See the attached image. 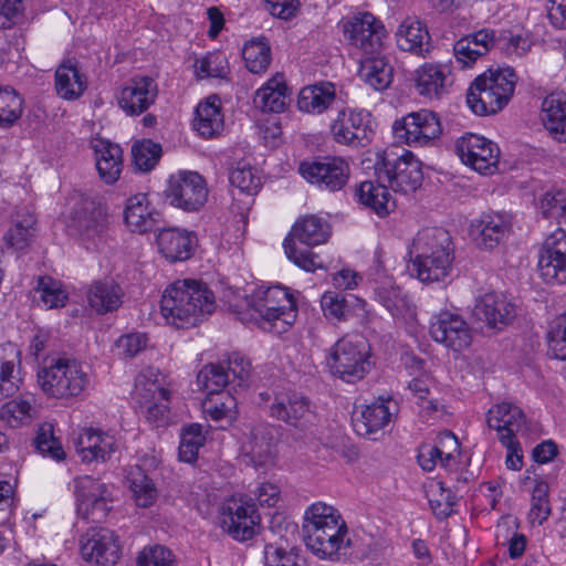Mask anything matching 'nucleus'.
Masks as SVG:
<instances>
[{
	"label": "nucleus",
	"mask_w": 566,
	"mask_h": 566,
	"mask_svg": "<svg viewBox=\"0 0 566 566\" xmlns=\"http://www.w3.org/2000/svg\"><path fill=\"white\" fill-rule=\"evenodd\" d=\"M329 224L316 216H307L293 226L290 237L284 240L285 254L298 268L313 272L322 268L311 247L323 244L329 237Z\"/></svg>",
	"instance_id": "obj_6"
},
{
	"label": "nucleus",
	"mask_w": 566,
	"mask_h": 566,
	"mask_svg": "<svg viewBox=\"0 0 566 566\" xmlns=\"http://www.w3.org/2000/svg\"><path fill=\"white\" fill-rule=\"evenodd\" d=\"M124 292L113 280L94 282L87 291L90 306L98 314L116 311L123 303Z\"/></svg>",
	"instance_id": "obj_38"
},
{
	"label": "nucleus",
	"mask_w": 566,
	"mask_h": 566,
	"mask_svg": "<svg viewBox=\"0 0 566 566\" xmlns=\"http://www.w3.org/2000/svg\"><path fill=\"white\" fill-rule=\"evenodd\" d=\"M302 534L313 554L322 559H333L344 545L347 526L336 509L318 502L306 510Z\"/></svg>",
	"instance_id": "obj_3"
},
{
	"label": "nucleus",
	"mask_w": 566,
	"mask_h": 566,
	"mask_svg": "<svg viewBox=\"0 0 566 566\" xmlns=\"http://www.w3.org/2000/svg\"><path fill=\"white\" fill-rule=\"evenodd\" d=\"M128 481L137 505L140 507L153 505L157 497V491L153 481L140 468L137 467L129 472Z\"/></svg>",
	"instance_id": "obj_47"
},
{
	"label": "nucleus",
	"mask_w": 566,
	"mask_h": 566,
	"mask_svg": "<svg viewBox=\"0 0 566 566\" xmlns=\"http://www.w3.org/2000/svg\"><path fill=\"white\" fill-rule=\"evenodd\" d=\"M538 208L546 218L558 222L566 220V192L562 189L551 188L539 199Z\"/></svg>",
	"instance_id": "obj_57"
},
{
	"label": "nucleus",
	"mask_w": 566,
	"mask_h": 566,
	"mask_svg": "<svg viewBox=\"0 0 566 566\" xmlns=\"http://www.w3.org/2000/svg\"><path fill=\"white\" fill-rule=\"evenodd\" d=\"M375 175L395 192L402 193L416 191L423 178L420 163L410 151L398 147L377 153Z\"/></svg>",
	"instance_id": "obj_7"
},
{
	"label": "nucleus",
	"mask_w": 566,
	"mask_h": 566,
	"mask_svg": "<svg viewBox=\"0 0 566 566\" xmlns=\"http://www.w3.org/2000/svg\"><path fill=\"white\" fill-rule=\"evenodd\" d=\"M430 507L439 520H444L452 513V506L455 504V496L451 490L446 489L441 482H438L430 490Z\"/></svg>",
	"instance_id": "obj_61"
},
{
	"label": "nucleus",
	"mask_w": 566,
	"mask_h": 566,
	"mask_svg": "<svg viewBox=\"0 0 566 566\" xmlns=\"http://www.w3.org/2000/svg\"><path fill=\"white\" fill-rule=\"evenodd\" d=\"M198 382L209 395H217L223 392L231 380L224 364L220 363L206 365L198 374Z\"/></svg>",
	"instance_id": "obj_49"
},
{
	"label": "nucleus",
	"mask_w": 566,
	"mask_h": 566,
	"mask_svg": "<svg viewBox=\"0 0 566 566\" xmlns=\"http://www.w3.org/2000/svg\"><path fill=\"white\" fill-rule=\"evenodd\" d=\"M429 332L433 340L454 352L467 348L472 340L468 323L459 314L448 311L432 318Z\"/></svg>",
	"instance_id": "obj_19"
},
{
	"label": "nucleus",
	"mask_w": 566,
	"mask_h": 566,
	"mask_svg": "<svg viewBox=\"0 0 566 566\" xmlns=\"http://www.w3.org/2000/svg\"><path fill=\"white\" fill-rule=\"evenodd\" d=\"M249 305L259 326L270 333H285L296 319V302L281 285L259 286L251 294Z\"/></svg>",
	"instance_id": "obj_4"
},
{
	"label": "nucleus",
	"mask_w": 566,
	"mask_h": 566,
	"mask_svg": "<svg viewBox=\"0 0 566 566\" xmlns=\"http://www.w3.org/2000/svg\"><path fill=\"white\" fill-rule=\"evenodd\" d=\"M22 113V98L10 87H0V126L12 125Z\"/></svg>",
	"instance_id": "obj_59"
},
{
	"label": "nucleus",
	"mask_w": 566,
	"mask_h": 566,
	"mask_svg": "<svg viewBox=\"0 0 566 566\" xmlns=\"http://www.w3.org/2000/svg\"><path fill=\"white\" fill-rule=\"evenodd\" d=\"M298 171L310 184L328 191L340 190L347 184L350 174L348 164L340 157L303 161Z\"/></svg>",
	"instance_id": "obj_14"
},
{
	"label": "nucleus",
	"mask_w": 566,
	"mask_h": 566,
	"mask_svg": "<svg viewBox=\"0 0 566 566\" xmlns=\"http://www.w3.org/2000/svg\"><path fill=\"white\" fill-rule=\"evenodd\" d=\"M214 308L213 292L205 282L193 279L171 283L164 291L160 301L163 317L176 328L196 326Z\"/></svg>",
	"instance_id": "obj_1"
},
{
	"label": "nucleus",
	"mask_w": 566,
	"mask_h": 566,
	"mask_svg": "<svg viewBox=\"0 0 566 566\" xmlns=\"http://www.w3.org/2000/svg\"><path fill=\"white\" fill-rule=\"evenodd\" d=\"M269 410L272 418L302 430L316 419L311 401L296 392L275 395Z\"/></svg>",
	"instance_id": "obj_21"
},
{
	"label": "nucleus",
	"mask_w": 566,
	"mask_h": 566,
	"mask_svg": "<svg viewBox=\"0 0 566 566\" xmlns=\"http://www.w3.org/2000/svg\"><path fill=\"white\" fill-rule=\"evenodd\" d=\"M196 73L200 78H226L229 74L227 56L221 52H210L195 63Z\"/></svg>",
	"instance_id": "obj_54"
},
{
	"label": "nucleus",
	"mask_w": 566,
	"mask_h": 566,
	"mask_svg": "<svg viewBox=\"0 0 566 566\" xmlns=\"http://www.w3.org/2000/svg\"><path fill=\"white\" fill-rule=\"evenodd\" d=\"M193 119V128L206 138L218 135L223 129V116L220 108V99L209 96L198 104Z\"/></svg>",
	"instance_id": "obj_40"
},
{
	"label": "nucleus",
	"mask_w": 566,
	"mask_h": 566,
	"mask_svg": "<svg viewBox=\"0 0 566 566\" xmlns=\"http://www.w3.org/2000/svg\"><path fill=\"white\" fill-rule=\"evenodd\" d=\"M541 119L549 135L557 142H566V95L546 96L542 103Z\"/></svg>",
	"instance_id": "obj_35"
},
{
	"label": "nucleus",
	"mask_w": 566,
	"mask_h": 566,
	"mask_svg": "<svg viewBox=\"0 0 566 566\" xmlns=\"http://www.w3.org/2000/svg\"><path fill=\"white\" fill-rule=\"evenodd\" d=\"M548 346L555 358L566 360V313L548 331Z\"/></svg>",
	"instance_id": "obj_63"
},
{
	"label": "nucleus",
	"mask_w": 566,
	"mask_h": 566,
	"mask_svg": "<svg viewBox=\"0 0 566 566\" xmlns=\"http://www.w3.org/2000/svg\"><path fill=\"white\" fill-rule=\"evenodd\" d=\"M160 155V145L151 140L136 142L132 147L133 163L140 171L151 170Z\"/></svg>",
	"instance_id": "obj_58"
},
{
	"label": "nucleus",
	"mask_w": 566,
	"mask_h": 566,
	"mask_svg": "<svg viewBox=\"0 0 566 566\" xmlns=\"http://www.w3.org/2000/svg\"><path fill=\"white\" fill-rule=\"evenodd\" d=\"M20 350L11 343L0 347V400L13 396L22 384Z\"/></svg>",
	"instance_id": "obj_33"
},
{
	"label": "nucleus",
	"mask_w": 566,
	"mask_h": 566,
	"mask_svg": "<svg viewBox=\"0 0 566 566\" xmlns=\"http://www.w3.org/2000/svg\"><path fill=\"white\" fill-rule=\"evenodd\" d=\"M157 84L149 76H136L130 80L118 96V105L127 115H139L155 102Z\"/></svg>",
	"instance_id": "obj_27"
},
{
	"label": "nucleus",
	"mask_w": 566,
	"mask_h": 566,
	"mask_svg": "<svg viewBox=\"0 0 566 566\" xmlns=\"http://www.w3.org/2000/svg\"><path fill=\"white\" fill-rule=\"evenodd\" d=\"M460 444L451 431L441 432L434 443H422L418 451V462L424 471H432L438 464L451 470L457 465Z\"/></svg>",
	"instance_id": "obj_25"
},
{
	"label": "nucleus",
	"mask_w": 566,
	"mask_h": 566,
	"mask_svg": "<svg viewBox=\"0 0 566 566\" xmlns=\"http://www.w3.org/2000/svg\"><path fill=\"white\" fill-rule=\"evenodd\" d=\"M96 169L105 184H114L122 172L123 150L117 144L109 140L96 139L93 142Z\"/></svg>",
	"instance_id": "obj_34"
},
{
	"label": "nucleus",
	"mask_w": 566,
	"mask_h": 566,
	"mask_svg": "<svg viewBox=\"0 0 566 566\" xmlns=\"http://www.w3.org/2000/svg\"><path fill=\"white\" fill-rule=\"evenodd\" d=\"M286 91L281 80L272 78L256 92L255 103L263 112L279 113L284 109Z\"/></svg>",
	"instance_id": "obj_45"
},
{
	"label": "nucleus",
	"mask_w": 566,
	"mask_h": 566,
	"mask_svg": "<svg viewBox=\"0 0 566 566\" xmlns=\"http://www.w3.org/2000/svg\"><path fill=\"white\" fill-rule=\"evenodd\" d=\"M515 315V305L504 295L494 292L479 297L473 308V316L478 321L499 329L510 324Z\"/></svg>",
	"instance_id": "obj_28"
},
{
	"label": "nucleus",
	"mask_w": 566,
	"mask_h": 566,
	"mask_svg": "<svg viewBox=\"0 0 566 566\" xmlns=\"http://www.w3.org/2000/svg\"><path fill=\"white\" fill-rule=\"evenodd\" d=\"M454 248L448 230L439 227L424 228L415 237L410 256L412 271L422 282L443 280L451 270Z\"/></svg>",
	"instance_id": "obj_2"
},
{
	"label": "nucleus",
	"mask_w": 566,
	"mask_h": 566,
	"mask_svg": "<svg viewBox=\"0 0 566 566\" xmlns=\"http://www.w3.org/2000/svg\"><path fill=\"white\" fill-rule=\"evenodd\" d=\"M35 224L36 219L32 212L17 211L12 219V227L4 235L7 244L17 251L25 249L35 235Z\"/></svg>",
	"instance_id": "obj_43"
},
{
	"label": "nucleus",
	"mask_w": 566,
	"mask_h": 566,
	"mask_svg": "<svg viewBox=\"0 0 566 566\" xmlns=\"http://www.w3.org/2000/svg\"><path fill=\"white\" fill-rule=\"evenodd\" d=\"M206 437L200 424H190L181 433L179 446V458L185 462H192L197 459L199 449L205 444Z\"/></svg>",
	"instance_id": "obj_56"
},
{
	"label": "nucleus",
	"mask_w": 566,
	"mask_h": 566,
	"mask_svg": "<svg viewBox=\"0 0 566 566\" xmlns=\"http://www.w3.org/2000/svg\"><path fill=\"white\" fill-rule=\"evenodd\" d=\"M107 224L106 208L93 198L81 196L72 210L70 228L82 238L94 240L104 233Z\"/></svg>",
	"instance_id": "obj_18"
},
{
	"label": "nucleus",
	"mask_w": 566,
	"mask_h": 566,
	"mask_svg": "<svg viewBox=\"0 0 566 566\" xmlns=\"http://www.w3.org/2000/svg\"><path fill=\"white\" fill-rule=\"evenodd\" d=\"M158 216V213L149 209L145 193H137L130 197L124 211L126 224L133 232L138 233L156 230Z\"/></svg>",
	"instance_id": "obj_39"
},
{
	"label": "nucleus",
	"mask_w": 566,
	"mask_h": 566,
	"mask_svg": "<svg viewBox=\"0 0 566 566\" xmlns=\"http://www.w3.org/2000/svg\"><path fill=\"white\" fill-rule=\"evenodd\" d=\"M359 77L376 91L389 86L392 80V67L384 57L371 56L360 62Z\"/></svg>",
	"instance_id": "obj_44"
},
{
	"label": "nucleus",
	"mask_w": 566,
	"mask_h": 566,
	"mask_svg": "<svg viewBox=\"0 0 566 566\" xmlns=\"http://www.w3.org/2000/svg\"><path fill=\"white\" fill-rule=\"evenodd\" d=\"M84 559L101 566L115 565L120 557V547L113 531L93 528L81 538Z\"/></svg>",
	"instance_id": "obj_24"
},
{
	"label": "nucleus",
	"mask_w": 566,
	"mask_h": 566,
	"mask_svg": "<svg viewBox=\"0 0 566 566\" xmlns=\"http://www.w3.org/2000/svg\"><path fill=\"white\" fill-rule=\"evenodd\" d=\"M486 421L489 428L497 432L500 441L512 449L516 434L524 428L525 416L517 406L501 402L489 410Z\"/></svg>",
	"instance_id": "obj_26"
},
{
	"label": "nucleus",
	"mask_w": 566,
	"mask_h": 566,
	"mask_svg": "<svg viewBox=\"0 0 566 566\" xmlns=\"http://www.w3.org/2000/svg\"><path fill=\"white\" fill-rule=\"evenodd\" d=\"M370 345L359 334L338 339L329 350L327 364L331 371L347 382L363 379L370 370Z\"/></svg>",
	"instance_id": "obj_8"
},
{
	"label": "nucleus",
	"mask_w": 566,
	"mask_h": 566,
	"mask_svg": "<svg viewBox=\"0 0 566 566\" xmlns=\"http://www.w3.org/2000/svg\"><path fill=\"white\" fill-rule=\"evenodd\" d=\"M106 493L107 486L90 475L75 479V495L77 504L90 502L94 497H98Z\"/></svg>",
	"instance_id": "obj_64"
},
{
	"label": "nucleus",
	"mask_w": 566,
	"mask_h": 566,
	"mask_svg": "<svg viewBox=\"0 0 566 566\" xmlns=\"http://www.w3.org/2000/svg\"><path fill=\"white\" fill-rule=\"evenodd\" d=\"M449 84V76L440 65L424 64L416 72V87L420 95L440 98Z\"/></svg>",
	"instance_id": "obj_42"
},
{
	"label": "nucleus",
	"mask_w": 566,
	"mask_h": 566,
	"mask_svg": "<svg viewBox=\"0 0 566 566\" xmlns=\"http://www.w3.org/2000/svg\"><path fill=\"white\" fill-rule=\"evenodd\" d=\"M353 301H358V298H353L349 301L340 294L326 292L323 294L321 300V306L324 316L332 322H340L347 319L352 312Z\"/></svg>",
	"instance_id": "obj_55"
},
{
	"label": "nucleus",
	"mask_w": 566,
	"mask_h": 566,
	"mask_svg": "<svg viewBox=\"0 0 566 566\" xmlns=\"http://www.w3.org/2000/svg\"><path fill=\"white\" fill-rule=\"evenodd\" d=\"M457 153L467 166L480 174H493L497 167L500 149L492 140L475 134H465L457 140Z\"/></svg>",
	"instance_id": "obj_15"
},
{
	"label": "nucleus",
	"mask_w": 566,
	"mask_h": 566,
	"mask_svg": "<svg viewBox=\"0 0 566 566\" xmlns=\"http://www.w3.org/2000/svg\"><path fill=\"white\" fill-rule=\"evenodd\" d=\"M237 399L229 392L211 395L203 403V410L213 420L234 419L237 415Z\"/></svg>",
	"instance_id": "obj_53"
},
{
	"label": "nucleus",
	"mask_w": 566,
	"mask_h": 566,
	"mask_svg": "<svg viewBox=\"0 0 566 566\" xmlns=\"http://www.w3.org/2000/svg\"><path fill=\"white\" fill-rule=\"evenodd\" d=\"M242 56L248 70L258 74L270 65L271 50L266 42L250 41L243 46Z\"/></svg>",
	"instance_id": "obj_50"
},
{
	"label": "nucleus",
	"mask_w": 566,
	"mask_h": 566,
	"mask_svg": "<svg viewBox=\"0 0 566 566\" xmlns=\"http://www.w3.org/2000/svg\"><path fill=\"white\" fill-rule=\"evenodd\" d=\"M538 271L547 283L566 282V232L556 230L549 235L539 252Z\"/></svg>",
	"instance_id": "obj_20"
},
{
	"label": "nucleus",
	"mask_w": 566,
	"mask_h": 566,
	"mask_svg": "<svg viewBox=\"0 0 566 566\" xmlns=\"http://www.w3.org/2000/svg\"><path fill=\"white\" fill-rule=\"evenodd\" d=\"M159 252L170 262L188 260L193 251L196 237L176 228L163 229L156 237Z\"/></svg>",
	"instance_id": "obj_30"
},
{
	"label": "nucleus",
	"mask_w": 566,
	"mask_h": 566,
	"mask_svg": "<svg viewBox=\"0 0 566 566\" xmlns=\"http://www.w3.org/2000/svg\"><path fill=\"white\" fill-rule=\"evenodd\" d=\"M76 451L83 461H102L111 459L117 450L114 436L94 428H85L75 442Z\"/></svg>",
	"instance_id": "obj_29"
},
{
	"label": "nucleus",
	"mask_w": 566,
	"mask_h": 566,
	"mask_svg": "<svg viewBox=\"0 0 566 566\" xmlns=\"http://www.w3.org/2000/svg\"><path fill=\"white\" fill-rule=\"evenodd\" d=\"M398 410L397 402L391 398H378L355 413L353 426L355 431L366 438L376 439L375 434L382 431L392 421Z\"/></svg>",
	"instance_id": "obj_23"
},
{
	"label": "nucleus",
	"mask_w": 566,
	"mask_h": 566,
	"mask_svg": "<svg viewBox=\"0 0 566 566\" xmlns=\"http://www.w3.org/2000/svg\"><path fill=\"white\" fill-rule=\"evenodd\" d=\"M87 87V80L80 72L76 63L67 60L61 63L55 71L56 94L67 101L77 99Z\"/></svg>",
	"instance_id": "obj_37"
},
{
	"label": "nucleus",
	"mask_w": 566,
	"mask_h": 566,
	"mask_svg": "<svg viewBox=\"0 0 566 566\" xmlns=\"http://www.w3.org/2000/svg\"><path fill=\"white\" fill-rule=\"evenodd\" d=\"M35 449L53 460L61 461L65 458V452L61 442L54 436V428L51 423H43L39 427L34 438Z\"/></svg>",
	"instance_id": "obj_51"
},
{
	"label": "nucleus",
	"mask_w": 566,
	"mask_h": 566,
	"mask_svg": "<svg viewBox=\"0 0 566 566\" xmlns=\"http://www.w3.org/2000/svg\"><path fill=\"white\" fill-rule=\"evenodd\" d=\"M35 292L48 308L62 307L67 300V294L62 289L61 282L51 276H40Z\"/></svg>",
	"instance_id": "obj_52"
},
{
	"label": "nucleus",
	"mask_w": 566,
	"mask_h": 566,
	"mask_svg": "<svg viewBox=\"0 0 566 566\" xmlns=\"http://www.w3.org/2000/svg\"><path fill=\"white\" fill-rule=\"evenodd\" d=\"M397 45L406 52L423 56L430 50V35L427 27L415 19H406L396 32Z\"/></svg>",
	"instance_id": "obj_36"
},
{
	"label": "nucleus",
	"mask_w": 566,
	"mask_h": 566,
	"mask_svg": "<svg viewBox=\"0 0 566 566\" xmlns=\"http://www.w3.org/2000/svg\"><path fill=\"white\" fill-rule=\"evenodd\" d=\"M331 134L337 144L364 147L370 143L374 135L370 114L344 106L337 107V116L331 124Z\"/></svg>",
	"instance_id": "obj_12"
},
{
	"label": "nucleus",
	"mask_w": 566,
	"mask_h": 566,
	"mask_svg": "<svg viewBox=\"0 0 566 566\" xmlns=\"http://www.w3.org/2000/svg\"><path fill=\"white\" fill-rule=\"evenodd\" d=\"M231 186L241 192L255 195L261 187V178L255 174L254 168L247 161L240 160L229 172Z\"/></svg>",
	"instance_id": "obj_48"
},
{
	"label": "nucleus",
	"mask_w": 566,
	"mask_h": 566,
	"mask_svg": "<svg viewBox=\"0 0 566 566\" xmlns=\"http://www.w3.org/2000/svg\"><path fill=\"white\" fill-rule=\"evenodd\" d=\"M139 412L155 427H163L169 419L170 391L139 376L135 389Z\"/></svg>",
	"instance_id": "obj_16"
},
{
	"label": "nucleus",
	"mask_w": 566,
	"mask_h": 566,
	"mask_svg": "<svg viewBox=\"0 0 566 566\" xmlns=\"http://www.w3.org/2000/svg\"><path fill=\"white\" fill-rule=\"evenodd\" d=\"M300 111L319 115L325 111L338 106L336 87L331 82H318L303 87L297 98Z\"/></svg>",
	"instance_id": "obj_32"
},
{
	"label": "nucleus",
	"mask_w": 566,
	"mask_h": 566,
	"mask_svg": "<svg viewBox=\"0 0 566 566\" xmlns=\"http://www.w3.org/2000/svg\"><path fill=\"white\" fill-rule=\"evenodd\" d=\"M241 450L243 458L254 468L272 465L276 457L275 428L266 423L254 426Z\"/></svg>",
	"instance_id": "obj_22"
},
{
	"label": "nucleus",
	"mask_w": 566,
	"mask_h": 566,
	"mask_svg": "<svg viewBox=\"0 0 566 566\" xmlns=\"http://www.w3.org/2000/svg\"><path fill=\"white\" fill-rule=\"evenodd\" d=\"M392 129L397 138L412 147L429 145L442 132L437 114L428 109L412 112L396 120Z\"/></svg>",
	"instance_id": "obj_13"
},
{
	"label": "nucleus",
	"mask_w": 566,
	"mask_h": 566,
	"mask_svg": "<svg viewBox=\"0 0 566 566\" xmlns=\"http://www.w3.org/2000/svg\"><path fill=\"white\" fill-rule=\"evenodd\" d=\"M532 46L528 36L514 34L511 31H502L497 34L496 50L503 52L507 56H523Z\"/></svg>",
	"instance_id": "obj_60"
},
{
	"label": "nucleus",
	"mask_w": 566,
	"mask_h": 566,
	"mask_svg": "<svg viewBox=\"0 0 566 566\" xmlns=\"http://www.w3.org/2000/svg\"><path fill=\"white\" fill-rule=\"evenodd\" d=\"M344 33L349 42L366 54H375L382 46L386 30L371 13L353 17L344 24Z\"/></svg>",
	"instance_id": "obj_17"
},
{
	"label": "nucleus",
	"mask_w": 566,
	"mask_h": 566,
	"mask_svg": "<svg viewBox=\"0 0 566 566\" xmlns=\"http://www.w3.org/2000/svg\"><path fill=\"white\" fill-rule=\"evenodd\" d=\"M90 379L81 363L70 358H54L38 370V382L52 398L66 399L78 396Z\"/></svg>",
	"instance_id": "obj_9"
},
{
	"label": "nucleus",
	"mask_w": 566,
	"mask_h": 566,
	"mask_svg": "<svg viewBox=\"0 0 566 566\" xmlns=\"http://www.w3.org/2000/svg\"><path fill=\"white\" fill-rule=\"evenodd\" d=\"M36 410L29 399H13L0 408V420L11 428H17L32 419Z\"/></svg>",
	"instance_id": "obj_46"
},
{
	"label": "nucleus",
	"mask_w": 566,
	"mask_h": 566,
	"mask_svg": "<svg viewBox=\"0 0 566 566\" xmlns=\"http://www.w3.org/2000/svg\"><path fill=\"white\" fill-rule=\"evenodd\" d=\"M165 198L176 208L188 212L198 211L208 199L206 181L196 171H179L169 178Z\"/></svg>",
	"instance_id": "obj_11"
},
{
	"label": "nucleus",
	"mask_w": 566,
	"mask_h": 566,
	"mask_svg": "<svg viewBox=\"0 0 566 566\" xmlns=\"http://www.w3.org/2000/svg\"><path fill=\"white\" fill-rule=\"evenodd\" d=\"M261 516L250 500L231 497L227 500L220 512L222 530L239 542L252 538L259 531Z\"/></svg>",
	"instance_id": "obj_10"
},
{
	"label": "nucleus",
	"mask_w": 566,
	"mask_h": 566,
	"mask_svg": "<svg viewBox=\"0 0 566 566\" xmlns=\"http://www.w3.org/2000/svg\"><path fill=\"white\" fill-rule=\"evenodd\" d=\"M388 184L367 180L359 185L356 190L358 200L374 210L378 216L384 217L390 213L395 207V200L388 191Z\"/></svg>",
	"instance_id": "obj_41"
},
{
	"label": "nucleus",
	"mask_w": 566,
	"mask_h": 566,
	"mask_svg": "<svg viewBox=\"0 0 566 566\" xmlns=\"http://www.w3.org/2000/svg\"><path fill=\"white\" fill-rule=\"evenodd\" d=\"M516 74L510 67L489 70L471 84L467 103L476 115L495 114L510 102L516 84Z\"/></svg>",
	"instance_id": "obj_5"
},
{
	"label": "nucleus",
	"mask_w": 566,
	"mask_h": 566,
	"mask_svg": "<svg viewBox=\"0 0 566 566\" xmlns=\"http://www.w3.org/2000/svg\"><path fill=\"white\" fill-rule=\"evenodd\" d=\"M511 222L501 213H484L471 224V234L478 245L484 249H493L510 232Z\"/></svg>",
	"instance_id": "obj_31"
},
{
	"label": "nucleus",
	"mask_w": 566,
	"mask_h": 566,
	"mask_svg": "<svg viewBox=\"0 0 566 566\" xmlns=\"http://www.w3.org/2000/svg\"><path fill=\"white\" fill-rule=\"evenodd\" d=\"M137 566H176V560L171 551L163 545H153L139 553Z\"/></svg>",
	"instance_id": "obj_62"
}]
</instances>
